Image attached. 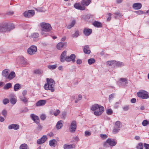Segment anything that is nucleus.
<instances>
[{"label":"nucleus","mask_w":149,"mask_h":149,"mask_svg":"<svg viewBox=\"0 0 149 149\" xmlns=\"http://www.w3.org/2000/svg\"><path fill=\"white\" fill-rule=\"evenodd\" d=\"M76 23V21L75 20H72L70 24L67 26V28L68 29H70L74 26Z\"/></svg>","instance_id":"nucleus-24"},{"label":"nucleus","mask_w":149,"mask_h":149,"mask_svg":"<svg viewBox=\"0 0 149 149\" xmlns=\"http://www.w3.org/2000/svg\"><path fill=\"white\" fill-rule=\"evenodd\" d=\"M85 134L86 136H89L91 135V133L89 132L86 131L85 132Z\"/></svg>","instance_id":"nucleus-56"},{"label":"nucleus","mask_w":149,"mask_h":149,"mask_svg":"<svg viewBox=\"0 0 149 149\" xmlns=\"http://www.w3.org/2000/svg\"><path fill=\"white\" fill-rule=\"evenodd\" d=\"M100 137L103 139H105L107 138L108 136L106 134H100Z\"/></svg>","instance_id":"nucleus-46"},{"label":"nucleus","mask_w":149,"mask_h":149,"mask_svg":"<svg viewBox=\"0 0 149 149\" xmlns=\"http://www.w3.org/2000/svg\"><path fill=\"white\" fill-rule=\"evenodd\" d=\"M80 32L78 30H76L74 33L71 35L73 38H77L79 36Z\"/></svg>","instance_id":"nucleus-26"},{"label":"nucleus","mask_w":149,"mask_h":149,"mask_svg":"<svg viewBox=\"0 0 149 149\" xmlns=\"http://www.w3.org/2000/svg\"><path fill=\"white\" fill-rule=\"evenodd\" d=\"M93 24L94 26L97 27H101L102 26V24L100 22L97 21L94 22Z\"/></svg>","instance_id":"nucleus-25"},{"label":"nucleus","mask_w":149,"mask_h":149,"mask_svg":"<svg viewBox=\"0 0 149 149\" xmlns=\"http://www.w3.org/2000/svg\"><path fill=\"white\" fill-rule=\"evenodd\" d=\"M114 14L116 15L115 16V18H116L117 16H120L122 15L120 13L119 11H117L115 12Z\"/></svg>","instance_id":"nucleus-45"},{"label":"nucleus","mask_w":149,"mask_h":149,"mask_svg":"<svg viewBox=\"0 0 149 149\" xmlns=\"http://www.w3.org/2000/svg\"><path fill=\"white\" fill-rule=\"evenodd\" d=\"M121 123L120 121H117L116 122L115 126L114 127L119 128L120 129V128L121 127Z\"/></svg>","instance_id":"nucleus-31"},{"label":"nucleus","mask_w":149,"mask_h":149,"mask_svg":"<svg viewBox=\"0 0 149 149\" xmlns=\"http://www.w3.org/2000/svg\"><path fill=\"white\" fill-rule=\"evenodd\" d=\"M34 72L36 74H40L42 72V71L40 70H34Z\"/></svg>","instance_id":"nucleus-43"},{"label":"nucleus","mask_w":149,"mask_h":149,"mask_svg":"<svg viewBox=\"0 0 149 149\" xmlns=\"http://www.w3.org/2000/svg\"><path fill=\"white\" fill-rule=\"evenodd\" d=\"M63 121L60 120L58 122L56 125V128L57 130L61 129L63 126Z\"/></svg>","instance_id":"nucleus-19"},{"label":"nucleus","mask_w":149,"mask_h":149,"mask_svg":"<svg viewBox=\"0 0 149 149\" xmlns=\"http://www.w3.org/2000/svg\"><path fill=\"white\" fill-rule=\"evenodd\" d=\"M77 63L78 64H80L82 63V61L81 59H78L76 61Z\"/></svg>","instance_id":"nucleus-60"},{"label":"nucleus","mask_w":149,"mask_h":149,"mask_svg":"<svg viewBox=\"0 0 149 149\" xmlns=\"http://www.w3.org/2000/svg\"><path fill=\"white\" fill-rule=\"evenodd\" d=\"M15 76V72H10L8 76L7 77L6 79H8L9 80H11Z\"/></svg>","instance_id":"nucleus-22"},{"label":"nucleus","mask_w":149,"mask_h":149,"mask_svg":"<svg viewBox=\"0 0 149 149\" xmlns=\"http://www.w3.org/2000/svg\"><path fill=\"white\" fill-rule=\"evenodd\" d=\"M95 62V59L94 58H90L88 60V62L89 64L91 65Z\"/></svg>","instance_id":"nucleus-41"},{"label":"nucleus","mask_w":149,"mask_h":149,"mask_svg":"<svg viewBox=\"0 0 149 149\" xmlns=\"http://www.w3.org/2000/svg\"><path fill=\"white\" fill-rule=\"evenodd\" d=\"M139 147H140V148H143V144L142 143H139L138 144V146H137L136 147V148L138 149H139Z\"/></svg>","instance_id":"nucleus-52"},{"label":"nucleus","mask_w":149,"mask_h":149,"mask_svg":"<svg viewBox=\"0 0 149 149\" xmlns=\"http://www.w3.org/2000/svg\"><path fill=\"white\" fill-rule=\"evenodd\" d=\"M21 88V86L20 84H15L14 87V90L15 91H17L19 89Z\"/></svg>","instance_id":"nucleus-27"},{"label":"nucleus","mask_w":149,"mask_h":149,"mask_svg":"<svg viewBox=\"0 0 149 149\" xmlns=\"http://www.w3.org/2000/svg\"><path fill=\"white\" fill-rule=\"evenodd\" d=\"M66 54V51H64L61 54V56L60 61L61 62H63L65 60V56Z\"/></svg>","instance_id":"nucleus-21"},{"label":"nucleus","mask_w":149,"mask_h":149,"mask_svg":"<svg viewBox=\"0 0 149 149\" xmlns=\"http://www.w3.org/2000/svg\"><path fill=\"white\" fill-rule=\"evenodd\" d=\"M9 100L8 99H5L3 100V102L4 104H7L9 103Z\"/></svg>","instance_id":"nucleus-49"},{"label":"nucleus","mask_w":149,"mask_h":149,"mask_svg":"<svg viewBox=\"0 0 149 149\" xmlns=\"http://www.w3.org/2000/svg\"><path fill=\"white\" fill-rule=\"evenodd\" d=\"M83 51L86 54H89L91 52V51L89 49V46L88 45H86L84 47Z\"/></svg>","instance_id":"nucleus-20"},{"label":"nucleus","mask_w":149,"mask_h":149,"mask_svg":"<svg viewBox=\"0 0 149 149\" xmlns=\"http://www.w3.org/2000/svg\"><path fill=\"white\" fill-rule=\"evenodd\" d=\"M91 2L90 0H83L81 1V3L82 6L85 7L87 6Z\"/></svg>","instance_id":"nucleus-17"},{"label":"nucleus","mask_w":149,"mask_h":149,"mask_svg":"<svg viewBox=\"0 0 149 149\" xmlns=\"http://www.w3.org/2000/svg\"><path fill=\"white\" fill-rule=\"evenodd\" d=\"M144 145L145 149H149V144L144 143Z\"/></svg>","instance_id":"nucleus-57"},{"label":"nucleus","mask_w":149,"mask_h":149,"mask_svg":"<svg viewBox=\"0 0 149 149\" xmlns=\"http://www.w3.org/2000/svg\"><path fill=\"white\" fill-rule=\"evenodd\" d=\"M9 72V70L5 69L2 72V75L3 76L6 78L8 76Z\"/></svg>","instance_id":"nucleus-23"},{"label":"nucleus","mask_w":149,"mask_h":149,"mask_svg":"<svg viewBox=\"0 0 149 149\" xmlns=\"http://www.w3.org/2000/svg\"><path fill=\"white\" fill-rule=\"evenodd\" d=\"M12 86V85L11 83H8L4 87V88L5 89H8L11 87Z\"/></svg>","instance_id":"nucleus-32"},{"label":"nucleus","mask_w":149,"mask_h":149,"mask_svg":"<svg viewBox=\"0 0 149 149\" xmlns=\"http://www.w3.org/2000/svg\"><path fill=\"white\" fill-rule=\"evenodd\" d=\"M107 142L109 145L111 146H115L117 143V141L115 139L110 138L107 139Z\"/></svg>","instance_id":"nucleus-9"},{"label":"nucleus","mask_w":149,"mask_h":149,"mask_svg":"<svg viewBox=\"0 0 149 149\" xmlns=\"http://www.w3.org/2000/svg\"><path fill=\"white\" fill-rule=\"evenodd\" d=\"M118 82L120 83L122 82H125V84H127V80L125 78H121Z\"/></svg>","instance_id":"nucleus-39"},{"label":"nucleus","mask_w":149,"mask_h":149,"mask_svg":"<svg viewBox=\"0 0 149 149\" xmlns=\"http://www.w3.org/2000/svg\"><path fill=\"white\" fill-rule=\"evenodd\" d=\"M74 7L76 9L80 10H85V7L82 6L79 3H75L74 5Z\"/></svg>","instance_id":"nucleus-12"},{"label":"nucleus","mask_w":149,"mask_h":149,"mask_svg":"<svg viewBox=\"0 0 149 149\" xmlns=\"http://www.w3.org/2000/svg\"><path fill=\"white\" fill-rule=\"evenodd\" d=\"M70 59L71 60L72 62L74 63L75 61V55L74 54H72L70 56Z\"/></svg>","instance_id":"nucleus-34"},{"label":"nucleus","mask_w":149,"mask_h":149,"mask_svg":"<svg viewBox=\"0 0 149 149\" xmlns=\"http://www.w3.org/2000/svg\"><path fill=\"white\" fill-rule=\"evenodd\" d=\"M2 115L4 117H6L7 113V111L5 109H4L2 112Z\"/></svg>","instance_id":"nucleus-44"},{"label":"nucleus","mask_w":149,"mask_h":149,"mask_svg":"<svg viewBox=\"0 0 149 149\" xmlns=\"http://www.w3.org/2000/svg\"><path fill=\"white\" fill-rule=\"evenodd\" d=\"M123 109L125 111H127L129 109V107L127 106H125L123 107Z\"/></svg>","instance_id":"nucleus-58"},{"label":"nucleus","mask_w":149,"mask_h":149,"mask_svg":"<svg viewBox=\"0 0 149 149\" xmlns=\"http://www.w3.org/2000/svg\"><path fill=\"white\" fill-rule=\"evenodd\" d=\"M115 95L114 93H112L111 95H110L109 96V101L110 102V101L113 99V98L114 95Z\"/></svg>","instance_id":"nucleus-47"},{"label":"nucleus","mask_w":149,"mask_h":149,"mask_svg":"<svg viewBox=\"0 0 149 149\" xmlns=\"http://www.w3.org/2000/svg\"><path fill=\"white\" fill-rule=\"evenodd\" d=\"M92 32V29H90L85 28L83 31L84 34L86 36H89Z\"/></svg>","instance_id":"nucleus-18"},{"label":"nucleus","mask_w":149,"mask_h":149,"mask_svg":"<svg viewBox=\"0 0 149 149\" xmlns=\"http://www.w3.org/2000/svg\"><path fill=\"white\" fill-rule=\"evenodd\" d=\"M40 25L42 31L41 34L45 36H46L47 35L44 32H49L52 29L51 25L48 23L42 22L40 24Z\"/></svg>","instance_id":"nucleus-4"},{"label":"nucleus","mask_w":149,"mask_h":149,"mask_svg":"<svg viewBox=\"0 0 149 149\" xmlns=\"http://www.w3.org/2000/svg\"><path fill=\"white\" fill-rule=\"evenodd\" d=\"M142 124L144 126H146L148 124H149V121L147 120H144L142 122Z\"/></svg>","instance_id":"nucleus-42"},{"label":"nucleus","mask_w":149,"mask_h":149,"mask_svg":"<svg viewBox=\"0 0 149 149\" xmlns=\"http://www.w3.org/2000/svg\"><path fill=\"white\" fill-rule=\"evenodd\" d=\"M66 42L63 43L61 42H60L57 45L56 48L58 49L61 50L63 48L66 47Z\"/></svg>","instance_id":"nucleus-10"},{"label":"nucleus","mask_w":149,"mask_h":149,"mask_svg":"<svg viewBox=\"0 0 149 149\" xmlns=\"http://www.w3.org/2000/svg\"><path fill=\"white\" fill-rule=\"evenodd\" d=\"M56 143V141L55 139H53L50 141L49 142V145L50 146H55Z\"/></svg>","instance_id":"nucleus-28"},{"label":"nucleus","mask_w":149,"mask_h":149,"mask_svg":"<svg viewBox=\"0 0 149 149\" xmlns=\"http://www.w3.org/2000/svg\"><path fill=\"white\" fill-rule=\"evenodd\" d=\"M35 12L33 10H29L28 11H25L24 13V16L26 17L29 18L33 16Z\"/></svg>","instance_id":"nucleus-7"},{"label":"nucleus","mask_w":149,"mask_h":149,"mask_svg":"<svg viewBox=\"0 0 149 149\" xmlns=\"http://www.w3.org/2000/svg\"><path fill=\"white\" fill-rule=\"evenodd\" d=\"M28 146L27 144L24 143L22 144L19 147L20 149H27Z\"/></svg>","instance_id":"nucleus-38"},{"label":"nucleus","mask_w":149,"mask_h":149,"mask_svg":"<svg viewBox=\"0 0 149 149\" xmlns=\"http://www.w3.org/2000/svg\"><path fill=\"white\" fill-rule=\"evenodd\" d=\"M115 65L118 67H121L123 66L124 65V63L121 62H117L116 61V62L115 63Z\"/></svg>","instance_id":"nucleus-33"},{"label":"nucleus","mask_w":149,"mask_h":149,"mask_svg":"<svg viewBox=\"0 0 149 149\" xmlns=\"http://www.w3.org/2000/svg\"><path fill=\"white\" fill-rule=\"evenodd\" d=\"M17 102V99L15 98H11L10 99V103L13 104H15Z\"/></svg>","instance_id":"nucleus-40"},{"label":"nucleus","mask_w":149,"mask_h":149,"mask_svg":"<svg viewBox=\"0 0 149 149\" xmlns=\"http://www.w3.org/2000/svg\"><path fill=\"white\" fill-rule=\"evenodd\" d=\"M38 130H41L42 128V126L40 124H38Z\"/></svg>","instance_id":"nucleus-64"},{"label":"nucleus","mask_w":149,"mask_h":149,"mask_svg":"<svg viewBox=\"0 0 149 149\" xmlns=\"http://www.w3.org/2000/svg\"><path fill=\"white\" fill-rule=\"evenodd\" d=\"M135 12L137 14L141 15L143 13V12L141 10L135 11Z\"/></svg>","instance_id":"nucleus-55"},{"label":"nucleus","mask_w":149,"mask_h":149,"mask_svg":"<svg viewBox=\"0 0 149 149\" xmlns=\"http://www.w3.org/2000/svg\"><path fill=\"white\" fill-rule=\"evenodd\" d=\"M60 111L59 110L57 109L56 110V112L54 113V115L55 116H57L60 113Z\"/></svg>","instance_id":"nucleus-53"},{"label":"nucleus","mask_w":149,"mask_h":149,"mask_svg":"<svg viewBox=\"0 0 149 149\" xmlns=\"http://www.w3.org/2000/svg\"><path fill=\"white\" fill-rule=\"evenodd\" d=\"M20 98L21 100L25 103L28 102V100L24 96H20Z\"/></svg>","instance_id":"nucleus-29"},{"label":"nucleus","mask_w":149,"mask_h":149,"mask_svg":"<svg viewBox=\"0 0 149 149\" xmlns=\"http://www.w3.org/2000/svg\"><path fill=\"white\" fill-rule=\"evenodd\" d=\"M63 148L64 149H71L73 148V145L71 144L67 145L65 144L63 146Z\"/></svg>","instance_id":"nucleus-30"},{"label":"nucleus","mask_w":149,"mask_h":149,"mask_svg":"<svg viewBox=\"0 0 149 149\" xmlns=\"http://www.w3.org/2000/svg\"><path fill=\"white\" fill-rule=\"evenodd\" d=\"M47 139V137L46 136H43L41 139L37 141V143L39 144L43 143L46 141Z\"/></svg>","instance_id":"nucleus-11"},{"label":"nucleus","mask_w":149,"mask_h":149,"mask_svg":"<svg viewBox=\"0 0 149 149\" xmlns=\"http://www.w3.org/2000/svg\"><path fill=\"white\" fill-rule=\"evenodd\" d=\"M40 118L42 120H44L46 118V116L45 114H42L40 116Z\"/></svg>","instance_id":"nucleus-51"},{"label":"nucleus","mask_w":149,"mask_h":149,"mask_svg":"<svg viewBox=\"0 0 149 149\" xmlns=\"http://www.w3.org/2000/svg\"><path fill=\"white\" fill-rule=\"evenodd\" d=\"M46 102V100H40L38 101L36 104L37 106L40 107L44 105Z\"/></svg>","instance_id":"nucleus-14"},{"label":"nucleus","mask_w":149,"mask_h":149,"mask_svg":"<svg viewBox=\"0 0 149 149\" xmlns=\"http://www.w3.org/2000/svg\"><path fill=\"white\" fill-rule=\"evenodd\" d=\"M47 83L44 85L45 89L47 90H50L52 92H53L55 90V81L52 79H47Z\"/></svg>","instance_id":"nucleus-1"},{"label":"nucleus","mask_w":149,"mask_h":149,"mask_svg":"<svg viewBox=\"0 0 149 149\" xmlns=\"http://www.w3.org/2000/svg\"><path fill=\"white\" fill-rule=\"evenodd\" d=\"M57 67V65H49L48 68L49 69L51 70H54L56 69Z\"/></svg>","instance_id":"nucleus-36"},{"label":"nucleus","mask_w":149,"mask_h":149,"mask_svg":"<svg viewBox=\"0 0 149 149\" xmlns=\"http://www.w3.org/2000/svg\"><path fill=\"white\" fill-rule=\"evenodd\" d=\"M31 117L35 122L36 123H38L39 122V119L38 116L35 115L34 114H31Z\"/></svg>","instance_id":"nucleus-13"},{"label":"nucleus","mask_w":149,"mask_h":149,"mask_svg":"<svg viewBox=\"0 0 149 149\" xmlns=\"http://www.w3.org/2000/svg\"><path fill=\"white\" fill-rule=\"evenodd\" d=\"M108 143V142H107V140H106V141L104 143V144H103V146L104 147H108V145L107 144Z\"/></svg>","instance_id":"nucleus-61"},{"label":"nucleus","mask_w":149,"mask_h":149,"mask_svg":"<svg viewBox=\"0 0 149 149\" xmlns=\"http://www.w3.org/2000/svg\"><path fill=\"white\" fill-rule=\"evenodd\" d=\"M76 122L74 121H73L71 123L69 128L70 132L72 133H74L76 131Z\"/></svg>","instance_id":"nucleus-8"},{"label":"nucleus","mask_w":149,"mask_h":149,"mask_svg":"<svg viewBox=\"0 0 149 149\" xmlns=\"http://www.w3.org/2000/svg\"><path fill=\"white\" fill-rule=\"evenodd\" d=\"M70 56H67L65 58V60H66L67 61L69 62L71 60L70 59Z\"/></svg>","instance_id":"nucleus-59"},{"label":"nucleus","mask_w":149,"mask_h":149,"mask_svg":"<svg viewBox=\"0 0 149 149\" xmlns=\"http://www.w3.org/2000/svg\"><path fill=\"white\" fill-rule=\"evenodd\" d=\"M27 91L26 90H24V91L22 93V94L23 95V96H24L25 95H26V94Z\"/></svg>","instance_id":"nucleus-63"},{"label":"nucleus","mask_w":149,"mask_h":149,"mask_svg":"<svg viewBox=\"0 0 149 149\" xmlns=\"http://www.w3.org/2000/svg\"><path fill=\"white\" fill-rule=\"evenodd\" d=\"M91 109L92 110L94 111V114L96 116L101 115L104 110V108L102 106L99 105L97 104L92 106Z\"/></svg>","instance_id":"nucleus-2"},{"label":"nucleus","mask_w":149,"mask_h":149,"mask_svg":"<svg viewBox=\"0 0 149 149\" xmlns=\"http://www.w3.org/2000/svg\"><path fill=\"white\" fill-rule=\"evenodd\" d=\"M108 15L109 17L107 18V20L108 21H109L111 19V13H109L108 14Z\"/></svg>","instance_id":"nucleus-54"},{"label":"nucleus","mask_w":149,"mask_h":149,"mask_svg":"<svg viewBox=\"0 0 149 149\" xmlns=\"http://www.w3.org/2000/svg\"><path fill=\"white\" fill-rule=\"evenodd\" d=\"M116 62V61H108L107 62V64L109 65H112L113 64L115 65V63Z\"/></svg>","instance_id":"nucleus-37"},{"label":"nucleus","mask_w":149,"mask_h":149,"mask_svg":"<svg viewBox=\"0 0 149 149\" xmlns=\"http://www.w3.org/2000/svg\"><path fill=\"white\" fill-rule=\"evenodd\" d=\"M19 126L18 125L13 124L9 125L8 128L9 129H14L17 130L19 129Z\"/></svg>","instance_id":"nucleus-15"},{"label":"nucleus","mask_w":149,"mask_h":149,"mask_svg":"<svg viewBox=\"0 0 149 149\" xmlns=\"http://www.w3.org/2000/svg\"><path fill=\"white\" fill-rule=\"evenodd\" d=\"M120 129L119 128L114 127V128L112 131L113 133L114 134H116L119 132Z\"/></svg>","instance_id":"nucleus-35"},{"label":"nucleus","mask_w":149,"mask_h":149,"mask_svg":"<svg viewBox=\"0 0 149 149\" xmlns=\"http://www.w3.org/2000/svg\"><path fill=\"white\" fill-rule=\"evenodd\" d=\"M131 102L132 103H135L136 102V100L134 98H132L131 100Z\"/></svg>","instance_id":"nucleus-62"},{"label":"nucleus","mask_w":149,"mask_h":149,"mask_svg":"<svg viewBox=\"0 0 149 149\" xmlns=\"http://www.w3.org/2000/svg\"><path fill=\"white\" fill-rule=\"evenodd\" d=\"M39 34L38 33H34L32 35V37L34 38H37Z\"/></svg>","instance_id":"nucleus-50"},{"label":"nucleus","mask_w":149,"mask_h":149,"mask_svg":"<svg viewBox=\"0 0 149 149\" xmlns=\"http://www.w3.org/2000/svg\"><path fill=\"white\" fill-rule=\"evenodd\" d=\"M37 51V47L34 45H32L27 49V52L31 55L34 54Z\"/></svg>","instance_id":"nucleus-6"},{"label":"nucleus","mask_w":149,"mask_h":149,"mask_svg":"<svg viewBox=\"0 0 149 149\" xmlns=\"http://www.w3.org/2000/svg\"><path fill=\"white\" fill-rule=\"evenodd\" d=\"M107 113L108 115H111L113 113V111L111 109H108L107 111Z\"/></svg>","instance_id":"nucleus-48"},{"label":"nucleus","mask_w":149,"mask_h":149,"mask_svg":"<svg viewBox=\"0 0 149 149\" xmlns=\"http://www.w3.org/2000/svg\"><path fill=\"white\" fill-rule=\"evenodd\" d=\"M14 25L13 24H8L7 23H4L0 24V31L5 32L10 31L14 28Z\"/></svg>","instance_id":"nucleus-3"},{"label":"nucleus","mask_w":149,"mask_h":149,"mask_svg":"<svg viewBox=\"0 0 149 149\" xmlns=\"http://www.w3.org/2000/svg\"><path fill=\"white\" fill-rule=\"evenodd\" d=\"M141 7L142 5L140 3H135L132 5V8L136 10L139 9Z\"/></svg>","instance_id":"nucleus-16"},{"label":"nucleus","mask_w":149,"mask_h":149,"mask_svg":"<svg viewBox=\"0 0 149 149\" xmlns=\"http://www.w3.org/2000/svg\"><path fill=\"white\" fill-rule=\"evenodd\" d=\"M138 96L143 99H146L149 97L148 93L147 91L142 90L137 93Z\"/></svg>","instance_id":"nucleus-5"}]
</instances>
